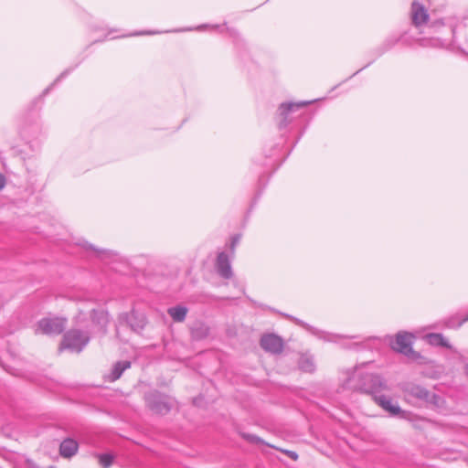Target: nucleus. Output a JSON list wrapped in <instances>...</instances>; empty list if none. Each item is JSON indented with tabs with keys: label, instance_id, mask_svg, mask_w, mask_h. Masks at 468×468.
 Segmentation results:
<instances>
[{
	"label": "nucleus",
	"instance_id": "f8f14e48",
	"mask_svg": "<svg viewBox=\"0 0 468 468\" xmlns=\"http://www.w3.org/2000/svg\"><path fill=\"white\" fill-rule=\"evenodd\" d=\"M216 269L219 276L224 279H230L233 276L230 261L226 252L222 251L218 254Z\"/></svg>",
	"mask_w": 468,
	"mask_h": 468
},
{
	"label": "nucleus",
	"instance_id": "dca6fc26",
	"mask_svg": "<svg viewBox=\"0 0 468 468\" xmlns=\"http://www.w3.org/2000/svg\"><path fill=\"white\" fill-rule=\"evenodd\" d=\"M130 367H131L130 361L125 360V361L116 362L112 367L111 374L109 375L110 381H115L118 378H120L121 376L122 375V373L126 369L130 368Z\"/></svg>",
	"mask_w": 468,
	"mask_h": 468
},
{
	"label": "nucleus",
	"instance_id": "f257e3e1",
	"mask_svg": "<svg viewBox=\"0 0 468 468\" xmlns=\"http://www.w3.org/2000/svg\"><path fill=\"white\" fill-rule=\"evenodd\" d=\"M353 388L371 394L376 403L391 416H399L402 419H406L410 415V412L401 410L399 405L393 404L389 397L381 394L382 391L388 389V386L380 376L367 373L362 375L359 378V383L354 385Z\"/></svg>",
	"mask_w": 468,
	"mask_h": 468
},
{
	"label": "nucleus",
	"instance_id": "bb28decb",
	"mask_svg": "<svg viewBox=\"0 0 468 468\" xmlns=\"http://www.w3.org/2000/svg\"><path fill=\"white\" fill-rule=\"evenodd\" d=\"M343 346H344V347H346V348H350V347H352L351 346H346V345H343Z\"/></svg>",
	"mask_w": 468,
	"mask_h": 468
},
{
	"label": "nucleus",
	"instance_id": "b1692460",
	"mask_svg": "<svg viewBox=\"0 0 468 468\" xmlns=\"http://www.w3.org/2000/svg\"><path fill=\"white\" fill-rule=\"evenodd\" d=\"M5 185V177L0 174V190L4 188Z\"/></svg>",
	"mask_w": 468,
	"mask_h": 468
},
{
	"label": "nucleus",
	"instance_id": "cd10ccee",
	"mask_svg": "<svg viewBox=\"0 0 468 468\" xmlns=\"http://www.w3.org/2000/svg\"><path fill=\"white\" fill-rule=\"evenodd\" d=\"M463 321H468V314H467V315L465 316V318L463 319Z\"/></svg>",
	"mask_w": 468,
	"mask_h": 468
},
{
	"label": "nucleus",
	"instance_id": "a211bd4d",
	"mask_svg": "<svg viewBox=\"0 0 468 468\" xmlns=\"http://www.w3.org/2000/svg\"><path fill=\"white\" fill-rule=\"evenodd\" d=\"M299 367L304 372L312 373L315 369L313 358L309 356H302L299 360Z\"/></svg>",
	"mask_w": 468,
	"mask_h": 468
},
{
	"label": "nucleus",
	"instance_id": "393cba45",
	"mask_svg": "<svg viewBox=\"0 0 468 468\" xmlns=\"http://www.w3.org/2000/svg\"><path fill=\"white\" fill-rule=\"evenodd\" d=\"M287 454L292 459L296 460L298 458V455L295 452L288 451Z\"/></svg>",
	"mask_w": 468,
	"mask_h": 468
},
{
	"label": "nucleus",
	"instance_id": "f03ea898",
	"mask_svg": "<svg viewBox=\"0 0 468 468\" xmlns=\"http://www.w3.org/2000/svg\"><path fill=\"white\" fill-rule=\"evenodd\" d=\"M91 332L82 331L80 328H72L66 332L60 344V349H69L80 353L89 344Z\"/></svg>",
	"mask_w": 468,
	"mask_h": 468
},
{
	"label": "nucleus",
	"instance_id": "a878e982",
	"mask_svg": "<svg viewBox=\"0 0 468 468\" xmlns=\"http://www.w3.org/2000/svg\"><path fill=\"white\" fill-rule=\"evenodd\" d=\"M66 74H67V72L61 73V75L58 78L57 81L59 80L61 78H63Z\"/></svg>",
	"mask_w": 468,
	"mask_h": 468
},
{
	"label": "nucleus",
	"instance_id": "5701e85b",
	"mask_svg": "<svg viewBox=\"0 0 468 468\" xmlns=\"http://www.w3.org/2000/svg\"><path fill=\"white\" fill-rule=\"evenodd\" d=\"M239 236L233 237L232 242H231V249L232 250H234L235 246L239 243Z\"/></svg>",
	"mask_w": 468,
	"mask_h": 468
},
{
	"label": "nucleus",
	"instance_id": "39448f33",
	"mask_svg": "<svg viewBox=\"0 0 468 468\" xmlns=\"http://www.w3.org/2000/svg\"><path fill=\"white\" fill-rule=\"evenodd\" d=\"M67 320L60 317L43 318L37 323V333L45 335H59L66 327Z\"/></svg>",
	"mask_w": 468,
	"mask_h": 468
},
{
	"label": "nucleus",
	"instance_id": "f3484780",
	"mask_svg": "<svg viewBox=\"0 0 468 468\" xmlns=\"http://www.w3.org/2000/svg\"><path fill=\"white\" fill-rule=\"evenodd\" d=\"M427 339H428L429 343L432 346H442L447 349L452 348V345L441 334H439V333L429 334V335H427Z\"/></svg>",
	"mask_w": 468,
	"mask_h": 468
},
{
	"label": "nucleus",
	"instance_id": "0eeeda50",
	"mask_svg": "<svg viewBox=\"0 0 468 468\" xmlns=\"http://www.w3.org/2000/svg\"><path fill=\"white\" fill-rule=\"evenodd\" d=\"M406 391L410 396L429 404L438 406L441 400L440 396L429 391L420 385H410L407 388Z\"/></svg>",
	"mask_w": 468,
	"mask_h": 468
},
{
	"label": "nucleus",
	"instance_id": "423d86ee",
	"mask_svg": "<svg viewBox=\"0 0 468 468\" xmlns=\"http://www.w3.org/2000/svg\"><path fill=\"white\" fill-rule=\"evenodd\" d=\"M91 334H99L104 336L108 332L110 317L107 311L103 309H92L90 312Z\"/></svg>",
	"mask_w": 468,
	"mask_h": 468
},
{
	"label": "nucleus",
	"instance_id": "1a4fd4ad",
	"mask_svg": "<svg viewBox=\"0 0 468 468\" xmlns=\"http://www.w3.org/2000/svg\"><path fill=\"white\" fill-rule=\"evenodd\" d=\"M261 346L266 352L281 354L283 350V340L274 334H267L261 336Z\"/></svg>",
	"mask_w": 468,
	"mask_h": 468
},
{
	"label": "nucleus",
	"instance_id": "9d476101",
	"mask_svg": "<svg viewBox=\"0 0 468 468\" xmlns=\"http://www.w3.org/2000/svg\"><path fill=\"white\" fill-rule=\"evenodd\" d=\"M309 101H300L297 103L294 102H284L282 103L279 107V116L281 117L280 122H279V128L283 129L287 126L289 123L288 115L289 113L294 112L295 110H298L302 107L306 106L309 104Z\"/></svg>",
	"mask_w": 468,
	"mask_h": 468
},
{
	"label": "nucleus",
	"instance_id": "4be33fe9",
	"mask_svg": "<svg viewBox=\"0 0 468 468\" xmlns=\"http://www.w3.org/2000/svg\"><path fill=\"white\" fill-rule=\"evenodd\" d=\"M244 438L246 440H248L249 441H250V442H256V443H262L263 442L261 439H260L258 436L252 435V434H245Z\"/></svg>",
	"mask_w": 468,
	"mask_h": 468
},
{
	"label": "nucleus",
	"instance_id": "412c9836",
	"mask_svg": "<svg viewBox=\"0 0 468 468\" xmlns=\"http://www.w3.org/2000/svg\"><path fill=\"white\" fill-rule=\"evenodd\" d=\"M100 464L103 466L104 468L109 467L112 465L113 462V455L111 453H102L98 455Z\"/></svg>",
	"mask_w": 468,
	"mask_h": 468
},
{
	"label": "nucleus",
	"instance_id": "aec40b11",
	"mask_svg": "<svg viewBox=\"0 0 468 468\" xmlns=\"http://www.w3.org/2000/svg\"><path fill=\"white\" fill-rule=\"evenodd\" d=\"M83 247L87 250H94L97 252L98 256L101 259L103 258H110V257H112L114 255H116L115 252L112 251V250H98L96 249L93 245L88 243V242H85V244L83 245Z\"/></svg>",
	"mask_w": 468,
	"mask_h": 468
},
{
	"label": "nucleus",
	"instance_id": "c85d7f7f",
	"mask_svg": "<svg viewBox=\"0 0 468 468\" xmlns=\"http://www.w3.org/2000/svg\"><path fill=\"white\" fill-rule=\"evenodd\" d=\"M358 346L357 343H355V344L352 345V346Z\"/></svg>",
	"mask_w": 468,
	"mask_h": 468
},
{
	"label": "nucleus",
	"instance_id": "7ed1b4c3",
	"mask_svg": "<svg viewBox=\"0 0 468 468\" xmlns=\"http://www.w3.org/2000/svg\"><path fill=\"white\" fill-rule=\"evenodd\" d=\"M147 324L146 316L138 313L135 310H132L129 313L120 314L118 316V325H126L135 333L142 332Z\"/></svg>",
	"mask_w": 468,
	"mask_h": 468
},
{
	"label": "nucleus",
	"instance_id": "2eb2a0df",
	"mask_svg": "<svg viewBox=\"0 0 468 468\" xmlns=\"http://www.w3.org/2000/svg\"><path fill=\"white\" fill-rule=\"evenodd\" d=\"M188 309L183 305H176L168 308L167 313L174 322L182 323L186 320Z\"/></svg>",
	"mask_w": 468,
	"mask_h": 468
},
{
	"label": "nucleus",
	"instance_id": "9b49d317",
	"mask_svg": "<svg viewBox=\"0 0 468 468\" xmlns=\"http://www.w3.org/2000/svg\"><path fill=\"white\" fill-rule=\"evenodd\" d=\"M410 16L415 27H420L429 20V14L424 5L416 1L411 4Z\"/></svg>",
	"mask_w": 468,
	"mask_h": 468
},
{
	"label": "nucleus",
	"instance_id": "ddd939ff",
	"mask_svg": "<svg viewBox=\"0 0 468 468\" xmlns=\"http://www.w3.org/2000/svg\"><path fill=\"white\" fill-rule=\"evenodd\" d=\"M78 442L71 439H65L59 445V453L62 457L70 458L74 456L78 452Z\"/></svg>",
	"mask_w": 468,
	"mask_h": 468
},
{
	"label": "nucleus",
	"instance_id": "4468645a",
	"mask_svg": "<svg viewBox=\"0 0 468 468\" xmlns=\"http://www.w3.org/2000/svg\"><path fill=\"white\" fill-rule=\"evenodd\" d=\"M209 327L203 322H196L190 328L191 337L194 340H202L208 336Z\"/></svg>",
	"mask_w": 468,
	"mask_h": 468
},
{
	"label": "nucleus",
	"instance_id": "6ab92c4d",
	"mask_svg": "<svg viewBox=\"0 0 468 468\" xmlns=\"http://www.w3.org/2000/svg\"><path fill=\"white\" fill-rule=\"evenodd\" d=\"M285 316L287 318H289L291 321L294 322L296 324L301 325L302 327L305 328L306 330H308L312 334H314L315 335H318L319 337H322V335L324 334V332H320V331L316 330L314 327L309 325L308 324L303 322L302 320H300V319H298L296 317H293V316L289 315V314H285Z\"/></svg>",
	"mask_w": 468,
	"mask_h": 468
},
{
	"label": "nucleus",
	"instance_id": "20e7f679",
	"mask_svg": "<svg viewBox=\"0 0 468 468\" xmlns=\"http://www.w3.org/2000/svg\"><path fill=\"white\" fill-rule=\"evenodd\" d=\"M412 337L411 334L407 332H399L396 335L395 340L390 342V346L393 350L405 355L410 358H418L420 355L416 353L412 347Z\"/></svg>",
	"mask_w": 468,
	"mask_h": 468
},
{
	"label": "nucleus",
	"instance_id": "6e6552de",
	"mask_svg": "<svg viewBox=\"0 0 468 468\" xmlns=\"http://www.w3.org/2000/svg\"><path fill=\"white\" fill-rule=\"evenodd\" d=\"M145 399L149 409L156 414L165 415L171 410V406L166 398L157 391L149 393Z\"/></svg>",
	"mask_w": 468,
	"mask_h": 468
}]
</instances>
